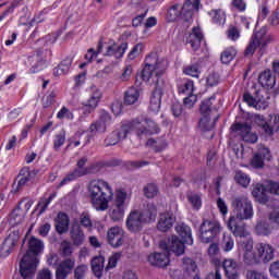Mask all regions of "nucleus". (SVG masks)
<instances>
[{
    "label": "nucleus",
    "instance_id": "f257e3e1",
    "mask_svg": "<svg viewBox=\"0 0 279 279\" xmlns=\"http://www.w3.org/2000/svg\"><path fill=\"white\" fill-rule=\"evenodd\" d=\"M167 69H169V61L165 58L159 59L157 52H150L146 56L141 77L143 82H149L153 80V84H155V89L151 93L148 107L150 112H160V106L162 104V88L165 86L162 75L167 73Z\"/></svg>",
    "mask_w": 279,
    "mask_h": 279
},
{
    "label": "nucleus",
    "instance_id": "f03ea898",
    "mask_svg": "<svg viewBox=\"0 0 279 279\" xmlns=\"http://www.w3.org/2000/svg\"><path fill=\"white\" fill-rule=\"evenodd\" d=\"M45 252V242L34 235L28 239L26 253L20 260V276L23 279H32L36 276V269H38V264L40 256Z\"/></svg>",
    "mask_w": 279,
    "mask_h": 279
},
{
    "label": "nucleus",
    "instance_id": "7ed1b4c3",
    "mask_svg": "<svg viewBox=\"0 0 279 279\" xmlns=\"http://www.w3.org/2000/svg\"><path fill=\"white\" fill-rule=\"evenodd\" d=\"M88 195L95 210L104 213L114 197V192L108 182L101 179H94L87 186Z\"/></svg>",
    "mask_w": 279,
    "mask_h": 279
},
{
    "label": "nucleus",
    "instance_id": "20e7f679",
    "mask_svg": "<svg viewBox=\"0 0 279 279\" xmlns=\"http://www.w3.org/2000/svg\"><path fill=\"white\" fill-rule=\"evenodd\" d=\"M88 163V157L83 156L76 161V168L69 172L58 184L57 189H62L66 186L70 182H75L78 178H84L85 175H95L101 172L105 167H110L108 161H95L86 167Z\"/></svg>",
    "mask_w": 279,
    "mask_h": 279
},
{
    "label": "nucleus",
    "instance_id": "39448f33",
    "mask_svg": "<svg viewBox=\"0 0 279 279\" xmlns=\"http://www.w3.org/2000/svg\"><path fill=\"white\" fill-rule=\"evenodd\" d=\"M227 227L228 230L232 232L233 236L239 239L238 248L240 252H244V254H247V252H252L254 250V240L252 239L250 231H247L244 221L236 222V220L231 219L227 222Z\"/></svg>",
    "mask_w": 279,
    "mask_h": 279
},
{
    "label": "nucleus",
    "instance_id": "423d86ee",
    "mask_svg": "<svg viewBox=\"0 0 279 279\" xmlns=\"http://www.w3.org/2000/svg\"><path fill=\"white\" fill-rule=\"evenodd\" d=\"M221 234V223L215 219H204L198 229L201 243H215Z\"/></svg>",
    "mask_w": 279,
    "mask_h": 279
},
{
    "label": "nucleus",
    "instance_id": "0eeeda50",
    "mask_svg": "<svg viewBox=\"0 0 279 279\" xmlns=\"http://www.w3.org/2000/svg\"><path fill=\"white\" fill-rule=\"evenodd\" d=\"M231 206L235 216H230L229 220L233 219L236 223L244 219H252L254 217V207L252 201L245 196H238L233 198Z\"/></svg>",
    "mask_w": 279,
    "mask_h": 279
},
{
    "label": "nucleus",
    "instance_id": "6e6552de",
    "mask_svg": "<svg viewBox=\"0 0 279 279\" xmlns=\"http://www.w3.org/2000/svg\"><path fill=\"white\" fill-rule=\"evenodd\" d=\"M48 56L51 58V50H45L43 48H38L33 54L28 56L29 73L36 74L40 73V71H45Z\"/></svg>",
    "mask_w": 279,
    "mask_h": 279
},
{
    "label": "nucleus",
    "instance_id": "1a4fd4ad",
    "mask_svg": "<svg viewBox=\"0 0 279 279\" xmlns=\"http://www.w3.org/2000/svg\"><path fill=\"white\" fill-rule=\"evenodd\" d=\"M128 199V192L123 190L116 191V199L113 208L109 210L111 221H123L125 217V201Z\"/></svg>",
    "mask_w": 279,
    "mask_h": 279
},
{
    "label": "nucleus",
    "instance_id": "9d476101",
    "mask_svg": "<svg viewBox=\"0 0 279 279\" xmlns=\"http://www.w3.org/2000/svg\"><path fill=\"white\" fill-rule=\"evenodd\" d=\"M215 99H217V97L214 95L201 102L199 111L202 118L198 122V126L201 130H203V132H210V130L215 128L213 124H210V112H213V101H215Z\"/></svg>",
    "mask_w": 279,
    "mask_h": 279
},
{
    "label": "nucleus",
    "instance_id": "9b49d317",
    "mask_svg": "<svg viewBox=\"0 0 279 279\" xmlns=\"http://www.w3.org/2000/svg\"><path fill=\"white\" fill-rule=\"evenodd\" d=\"M89 93L90 94L87 101L82 104L83 106L82 110L85 117H88V114H93V112L97 110V107L99 106V101H101V98L104 97V93L96 85H92L89 87Z\"/></svg>",
    "mask_w": 279,
    "mask_h": 279
},
{
    "label": "nucleus",
    "instance_id": "f8f14e48",
    "mask_svg": "<svg viewBox=\"0 0 279 279\" xmlns=\"http://www.w3.org/2000/svg\"><path fill=\"white\" fill-rule=\"evenodd\" d=\"M257 125L265 134L272 136L274 132L279 133V114H269L267 118L258 116Z\"/></svg>",
    "mask_w": 279,
    "mask_h": 279
},
{
    "label": "nucleus",
    "instance_id": "ddd939ff",
    "mask_svg": "<svg viewBox=\"0 0 279 279\" xmlns=\"http://www.w3.org/2000/svg\"><path fill=\"white\" fill-rule=\"evenodd\" d=\"M112 123V116L106 110H102L100 112L99 119L94 121L89 128L87 129V132L90 134V136H96L97 132H106L107 125H110Z\"/></svg>",
    "mask_w": 279,
    "mask_h": 279
},
{
    "label": "nucleus",
    "instance_id": "4468645a",
    "mask_svg": "<svg viewBox=\"0 0 279 279\" xmlns=\"http://www.w3.org/2000/svg\"><path fill=\"white\" fill-rule=\"evenodd\" d=\"M231 130L232 132H239L244 143L254 144L258 142V135L252 132V125H250L247 122H244V123L236 122L231 126Z\"/></svg>",
    "mask_w": 279,
    "mask_h": 279
},
{
    "label": "nucleus",
    "instance_id": "2eb2a0df",
    "mask_svg": "<svg viewBox=\"0 0 279 279\" xmlns=\"http://www.w3.org/2000/svg\"><path fill=\"white\" fill-rule=\"evenodd\" d=\"M138 130H141V120L138 118H135L133 120H126V121H122L120 123V126L117 128L116 133L118 134V137H120V141H125V138H128V135L131 132H138Z\"/></svg>",
    "mask_w": 279,
    "mask_h": 279
},
{
    "label": "nucleus",
    "instance_id": "dca6fc26",
    "mask_svg": "<svg viewBox=\"0 0 279 279\" xmlns=\"http://www.w3.org/2000/svg\"><path fill=\"white\" fill-rule=\"evenodd\" d=\"M19 239H21L19 231H13L9 233V235L4 239V241L0 246L1 258H8V256H10V254L14 252V247H16V243H19Z\"/></svg>",
    "mask_w": 279,
    "mask_h": 279
},
{
    "label": "nucleus",
    "instance_id": "f3484780",
    "mask_svg": "<svg viewBox=\"0 0 279 279\" xmlns=\"http://www.w3.org/2000/svg\"><path fill=\"white\" fill-rule=\"evenodd\" d=\"M38 169H29L28 166L23 167L17 174V189H23L27 184H34L36 177L38 175Z\"/></svg>",
    "mask_w": 279,
    "mask_h": 279
},
{
    "label": "nucleus",
    "instance_id": "a211bd4d",
    "mask_svg": "<svg viewBox=\"0 0 279 279\" xmlns=\"http://www.w3.org/2000/svg\"><path fill=\"white\" fill-rule=\"evenodd\" d=\"M123 241H125V231H123V228L111 227L107 231V243H109L111 247H121Z\"/></svg>",
    "mask_w": 279,
    "mask_h": 279
},
{
    "label": "nucleus",
    "instance_id": "6ab92c4d",
    "mask_svg": "<svg viewBox=\"0 0 279 279\" xmlns=\"http://www.w3.org/2000/svg\"><path fill=\"white\" fill-rule=\"evenodd\" d=\"M75 269V259L65 258L61 260L56 268V279H68Z\"/></svg>",
    "mask_w": 279,
    "mask_h": 279
},
{
    "label": "nucleus",
    "instance_id": "aec40b11",
    "mask_svg": "<svg viewBox=\"0 0 279 279\" xmlns=\"http://www.w3.org/2000/svg\"><path fill=\"white\" fill-rule=\"evenodd\" d=\"M202 41H204V32L202 31V27L194 26L186 38V43L187 45H191V49L199 51Z\"/></svg>",
    "mask_w": 279,
    "mask_h": 279
},
{
    "label": "nucleus",
    "instance_id": "412c9836",
    "mask_svg": "<svg viewBox=\"0 0 279 279\" xmlns=\"http://www.w3.org/2000/svg\"><path fill=\"white\" fill-rule=\"evenodd\" d=\"M144 223L145 222L138 215V210H132L126 218V229L129 230V232H133L134 234L143 230Z\"/></svg>",
    "mask_w": 279,
    "mask_h": 279
},
{
    "label": "nucleus",
    "instance_id": "4be33fe9",
    "mask_svg": "<svg viewBox=\"0 0 279 279\" xmlns=\"http://www.w3.org/2000/svg\"><path fill=\"white\" fill-rule=\"evenodd\" d=\"M70 241L74 247H82L84 241H86V234L80 223H73L70 229Z\"/></svg>",
    "mask_w": 279,
    "mask_h": 279
},
{
    "label": "nucleus",
    "instance_id": "5701e85b",
    "mask_svg": "<svg viewBox=\"0 0 279 279\" xmlns=\"http://www.w3.org/2000/svg\"><path fill=\"white\" fill-rule=\"evenodd\" d=\"M256 252L259 256L260 263H270V260H274L276 256L274 246L267 243L257 244Z\"/></svg>",
    "mask_w": 279,
    "mask_h": 279
},
{
    "label": "nucleus",
    "instance_id": "b1692460",
    "mask_svg": "<svg viewBox=\"0 0 279 279\" xmlns=\"http://www.w3.org/2000/svg\"><path fill=\"white\" fill-rule=\"evenodd\" d=\"M175 223V216L173 214L166 211L159 215V220L157 222V230L159 232H169Z\"/></svg>",
    "mask_w": 279,
    "mask_h": 279
},
{
    "label": "nucleus",
    "instance_id": "393cba45",
    "mask_svg": "<svg viewBox=\"0 0 279 279\" xmlns=\"http://www.w3.org/2000/svg\"><path fill=\"white\" fill-rule=\"evenodd\" d=\"M138 216L144 223H154L158 217V207L155 204H147L138 211Z\"/></svg>",
    "mask_w": 279,
    "mask_h": 279
},
{
    "label": "nucleus",
    "instance_id": "a878e982",
    "mask_svg": "<svg viewBox=\"0 0 279 279\" xmlns=\"http://www.w3.org/2000/svg\"><path fill=\"white\" fill-rule=\"evenodd\" d=\"M265 160H271V151L269 148H260L251 160V165L254 169H263L265 167Z\"/></svg>",
    "mask_w": 279,
    "mask_h": 279
},
{
    "label": "nucleus",
    "instance_id": "bb28decb",
    "mask_svg": "<svg viewBox=\"0 0 279 279\" xmlns=\"http://www.w3.org/2000/svg\"><path fill=\"white\" fill-rule=\"evenodd\" d=\"M146 126L143 128V121H141L140 129H137V136H151L154 134H160V126L154 122V120L146 119Z\"/></svg>",
    "mask_w": 279,
    "mask_h": 279
},
{
    "label": "nucleus",
    "instance_id": "cd10ccee",
    "mask_svg": "<svg viewBox=\"0 0 279 279\" xmlns=\"http://www.w3.org/2000/svg\"><path fill=\"white\" fill-rule=\"evenodd\" d=\"M252 195L259 204H267L269 202L268 187L262 183H256L253 186Z\"/></svg>",
    "mask_w": 279,
    "mask_h": 279
},
{
    "label": "nucleus",
    "instance_id": "c85d7f7f",
    "mask_svg": "<svg viewBox=\"0 0 279 279\" xmlns=\"http://www.w3.org/2000/svg\"><path fill=\"white\" fill-rule=\"evenodd\" d=\"M125 51H128V43H122L120 46L112 44L106 47L104 56L113 57L116 60H119V58H123Z\"/></svg>",
    "mask_w": 279,
    "mask_h": 279
},
{
    "label": "nucleus",
    "instance_id": "c756f323",
    "mask_svg": "<svg viewBox=\"0 0 279 279\" xmlns=\"http://www.w3.org/2000/svg\"><path fill=\"white\" fill-rule=\"evenodd\" d=\"M222 268L228 279L239 278V263L234 259H225L222 263Z\"/></svg>",
    "mask_w": 279,
    "mask_h": 279
},
{
    "label": "nucleus",
    "instance_id": "7c9ffc66",
    "mask_svg": "<svg viewBox=\"0 0 279 279\" xmlns=\"http://www.w3.org/2000/svg\"><path fill=\"white\" fill-rule=\"evenodd\" d=\"M208 16H210L211 24L217 25L218 27H223L228 19L226 11H223L222 9H211L208 12Z\"/></svg>",
    "mask_w": 279,
    "mask_h": 279
},
{
    "label": "nucleus",
    "instance_id": "2f4dec72",
    "mask_svg": "<svg viewBox=\"0 0 279 279\" xmlns=\"http://www.w3.org/2000/svg\"><path fill=\"white\" fill-rule=\"evenodd\" d=\"M148 263L153 267H167L169 265V255L167 253H153L148 256Z\"/></svg>",
    "mask_w": 279,
    "mask_h": 279
},
{
    "label": "nucleus",
    "instance_id": "473e14b6",
    "mask_svg": "<svg viewBox=\"0 0 279 279\" xmlns=\"http://www.w3.org/2000/svg\"><path fill=\"white\" fill-rule=\"evenodd\" d=\"M175 231L181 236V241L186 245H193V231L191 230V227L185 223H180L175 227Z\"/></svg>",
    "mask_w": 279,
    "mask_h": 279
},
{
    "label": "nucleus",
    "instance_id": "72a5a7b5",
    "mask_svg": "<svg viewBox=\"0 0 279 279\" xmlns=\"http://www.w3.org/2000/svg\"><path fill=\"white\" fill-rule=\"evenodd\" d=\"M69 223H71L69 215L62 211L59 213L56 219V231L58 232V234H64V232H68Z\"/></svg>",
    "mask_w": 279,
    "mask_h": 279
},
{
    "label": "nucleus",
    "instance_id": "f704fd0d",
    "mask_svg": "<svg viewBox=\"0 0 279 279\" xmlns=\"http://www.w3.org/2000/svg\"><path fill=\"white\" fill-rule=\"evenodd\" d=\"M71 64H73V58L66 57L58 64V66L53 68L52 75H54V77L66 75V73L71 71Z\"/></svg>",
    "mask_w": 279,
    "mask_h": 279
},
{
    "label": "nucleus",
    "instance_id": "c9c22d12",
    "mask_svg": "<svg viewBox=\"0 0 279 279\" xmlns=\"http://www.w3.org/2000/svg\"><path fill=\"white\" fill-rule=\"evenodd\" d=\"M258 83L263 88H274L276 86V76H274L271 70H265L259 74Z\"/></svg>",
    "mask_w": 279,
    "mask_h": 279
},
{
    "label": "nucleus",
    "instance_id": "e433bc0d",
    "mask_svg": "<svg viewBox=\"0 0 279 279\" xmlns=\"http://www.w3.org/2000/svg\"><path fill=\"white\" fill-rule=\"evenodd\" d=\"M184 245H186V242L180 240L178 235H172L169 252H172L175 256H182L185 250Z\"/></svg>",
    "mask_w": 279,
    "mask_h": 279
},
{
    "label": "nucleus",
    "instance_id": "4c0bfd02",
    "mask_svg": "<svg viewBox=\"0 0 279 279\" xmlns=\"http://www.w3.org/2000/svg\"><path fill=\"white\" fill-rule=\"evenodd\" d=\"M138 97H141V90L138 88L132 86L129 87L124 93V105L125 106H134L136 101H138Z\"/></svg>",
    "mask_w": 279,
    "mask_h": 279
},
{
    "label": "nucleus",
    "instance_id": "58836bf2",
    "mask_svg": "<svg viewBox=\"0 0 279 279\" xmlns=\"http://www.w3.org/2000/svg\"><path fill=\"white\" fill-rule=\"evenodd\" d=\"M146 145L148 147H151L155 151V154H161V151H165V149H167L169 147V143L166 140H154V138H149L146 142Z\"/></svg>",
    "mask_w": 279,
    "mask_h": 279
},
{
    "label": "nucleus",
    "instance_id": "ea45409f",
    "mask_svg": "<svg viewBox=\"0 0 279 279\" xmlns=\"http://www.w3.org/2000/svg\"><path fill=\"white\" fill-rule=\"evenodd\" d=\"M184 7L181 4H173L168 9L167 19L170 23H175V21H180V16H182V10Z\"/></svg>",
    "mask_w": 279,
    "mask_h": 279
},
{
    "label": "nucleus",
    "instance_id": "a19ab883",
    "mask_svg": "<svg viewBox=\"0 0 279 279\" xmlns=\"http://www.w3.org/2000/svg\"><path fill=\"white\" fill-rule=\"evenodd\" d=\"M243 262L248 266V267H253L254 265H260V257L258 255V251L254 252L253 251H248L246 253H244L243 255Z\"/></svg>",
    "mask_w": 279,
    "mask_h": 279
},
{
    "label": "nucleus",
    "instance_id": "79ce46f5",
    "mask_svg": "<svg viewBox=\"0 0 279 279\" xmlns=\"http://www.w3.org/2000/svg\"><path fill=\"white\" fill-rule=\"evenodd\" d=\"M272 230H274V226H271L267 221L257 222V225L255 226V232L256 234H258V236H269Z\"/></svg>",
    "mask_w": 279,
    "mask_h": 279
},
{
    "label": "nucleus",
    "instance_id": "37998d69",
    "mask_svg": "<svg viewBox=\"0 0 279 279\" xmlns=\"http://www.w3.org/2000/svg\"><path fill=\"white\" fill-rule=\"evenodd\" d=\"M187 202L191 204L193 210L202 209V194L195 192H187L186 194Z\"/></svg>",
    "mask_w": 279,
    "mask_h": 279
},
{
    "label": "nucleus",
    "instance_id": "c03bdc74",
    "mask_svg": "<svg viewBox=\"0 0 279 279\" xmlns=\"http://www.w3.org/2000/svg\"><path fill=\"white\" fill-rule=\"evenodd\" d=\"M66 143V131L61 130L59 133H56L53 136V151H60L62 146Z\"/></svg>",
    "mask_w": 279,
    "mask_h": 279
},
{
    "label": "nucleus",
    "instance_id": "a18cd8bd",
    "mask_svg": "<svg viewBox=\"0 0 279 279\" xmlns=\"http://www.w3.org/2000/svg\"><path fill=\"white\" fill-rule=\"evenodd\" d=\"M236 58V49L234 47L226 48L220 56L222 64H230Z\"/></svg>",
    "mask_w": 279,
    "mask_h": 279
},
{
    "label": "nucleus",
    "instance_id": "49530a36",
    "mask_svg": "<svg viewBox=\"0 0 279 279\" xmlns=\"http://www.w3.org/2000/svg\"><path fill=\"white\" fill-rule=\"evenodd\" d=\"M179 95H193L195 93V82L193 80H185L183 85L178 87Z\"/></svg>",
    "mask_w": 279,
    "mask_h": 279
},
{
    "label": "nucleus",
    "instance_id": "de8ad7c7",
    "mask_svg": "<svg viewBox=\"0 0 279 279\" xmlns=\"http://www.w3.org/2000/svg\"><path fill=\"white\" fill-rule=\"evenodd\" d=\"M58 197V192H53L49 195L48 198H40L37 207L39 208V215H43V213H46L47 209L49 208V204H51V202Z\"/></svg>",
    "mask_w": 279,
    "mask_h": 279
},
{
    "label": "nucleus",
    "instance_id": "09e8293b",
    "mask_svg": "<svg viewBox=\"0 0 279 279\" xmlns=\"http://www.w3.org/2000/svg\"><path fill=\"white\" fill-rule=\"evenodd\" d=\"M234 181L236 184H240V186H243V189H247L250 186V182H252L250 175L241 170L235 172Z\"/></svg>",
    "mask_w": 279,
    "mask_h": 279
},
{
    "label": "nucleus",
    "instance_id": "8fccbe9b",
    "mask_svg": "<svg viewBox=\"0 0 279 279\" xmlns=\"http://www.w3.org/2000/svg\"><path fill=\"white\" fill-rule=\"evenodd\" d=\"M184 75H189L190 77H196L199 78V75L202 74V71L199 70L198 63H193L190 65H185L183 68Z\"/></svg>",
    "mask_w": 279,
    "mask_h": 279
},
{
    "label": "nucleus",
    "instance_id": "3c124183",
    "mask_svg": "<svg viewBox=\"0 0 279 279\" xmlns=\"http://www.w3.org/2000/svg\"><path fill=\"white\" fill-rule=\"evenodd\" d=\"M183 269L187 276H191V274H195L197 271V263H195L193 258L184 257Z\"/></svg>",
    "mask_w": 279,
    "mask_h": 279
},
{
    "label": "nucleus",
    "instance_id": "603ef678",
    "mask_svg": "<svg viewBox=\"0 0 279 279\" xmlns=\"http://www.w3.org/2000/svg\"><path fill=\"white\" fill-rule=\"evenodd\" d=\"M57 119H59V121H64V119H66V121H73V119H75V114H73V111H71L66 106H62L57 113Z\"/></svg>",
    "mask_w": 279,
    "mask_h": 279
},
{
    "label": "nucleus",
    "instance_id": "864d4df0",
    "mask_svg": "<svg viewBox=\"0 0 279 279\" xmlns=\"http://www.w3.org/2000/svg\"><path fill=\"white\" fill-rule=\"evenodd\" d=\"M221 248L223 252H232L234 250V239L230 234H223Z\"/></svg>",
    "mask_w": 279,
    "mask_h": 279
},
{
    "label": "nucleus",
    "instance_id": "5fc2aeb1",
    "mask_svg": "<svg viewBox=\"0 0 279 279\" xmlns=\"http://www.w3.org/2000/svg\"><path fill=\"white\" fill-rule=\"evenodd\" d=\"M158 185L156 183H148L145 187H144V195L145 197H147V199H154V197H156V195H158Z\"/></svg>",
    "mask_w": 279,
    "mask_h": 279
},
{
    "label": "nucleus",
    "instance_id": "6e6d98bb",
    "mask_svg": "<svg viewBox=\"0 0 279 279\" xmlns=\"http://www.w3.org/2000/svg\"><path fill=\"white\" fill-rule=\"evenodd\" d=\"M104 143H105V147H112L114 145H118V143H121V140L117 134V131L113 130L111 133L107 135Z\"/></svg>",
    "mask_w": 279,
    "mask_h": 279
},
{
    "label": "nucleus",
    "instance_id": "4d7b16f0",
    "mask_svg": "<svg viewBox=\"0 0 279 279\" xmlns=\"http://www.w3.org/2000/svg\"><path fill=\"white\" fill-rule=\"evenodd\" d=\"M260 47L259 43L256 41L255 39H250L248 45L246 46L245 50H244V56L245 58H252V56H254V53H256V49Z\"/></svg>",
    "mask_w": 279,
    "mask_h": 279
},
{
    "label": "nucleus",
    "instance_id": "13d9d810",
    "mask_svg": "<svg viewBox=\"0 0 279 279\" xmlns=\"http://www.w3.org/2000/svg\"><path fill=\"white\" fill-rule=\"evenodd\" d=\"M265 36H267V28L263 27L258 32L252 35V39L258 43L259 45H267V40H265Z\"/></svg>",
    "mask_w": 279,
    "mask_h": 279
},
{
    "label": "nucleus",
    "instance_id": "bf43d9fd",
    "mask_svg": "<svg viewBox=\"0 0 279 279\" xmlns=\"http://www.w3.org/2000/svg\"><path fill=\"white\" fill-rule=\"evenodd\" d=\"M21 5L20 0H14L11 2V4L3 11V13L0 15V23L5 20L7 16H10V14H14V10Z\"/></svg>",
    "mask_w": 279,
    "mask_h": 279
},
{
    "label": "nucleus",
    "instance_id": "052dcab7",
    "mask_svg": "<svg viewBox=\"0 0 279 279\" xmlns=\"http://www.w3.org/2000/svg\"><path fill=\"white\" fill-rule=\"evenodd\" d=\"M56 104V92H50L48 95L44 96L41 99L43 108H51Z\"/></svg>",
    "mask_w": 279,
    "mask_h": 279
},
{
    "label": "nucleus",
    "instance_id": "680f3d73",
    "mask_svg": "<svg viewBox=\"0 0 279 279\" xmlns=\"http://www.w3.org/2000/svg\"><path fill=\"white\" fill-rule=\"evenodd\" d=\"M143 49H145L143 44H136L128 54L129 60H136V58H138V56H141L143 52Z\"/></svg>",
    "mask_w": 279,
    "mask_h": 279
},
{
    "label": "nucleus",
    "instance_id": "e2e57ef3",
    "mask_svg": "<svg viewBox=\"0 0 279 279\" xmlns=\"http://www.w3.org/2000/svg\"><path fill=\"white\" fill-rule=\"evenodd\" d=\"M101 49H104V43L99 41L97 51H95V49H93V48L88 49L87 53L85 54V60H87V62H93V58L95 56H99V53H101Z\"/></svg>",
    "mask_w": 279,
    "mask_h": 279
},
{
    "label": "nucleus",
    "instance_id": "0e129e2a",
    "mask_svg": "<svg viewBox=\"0 0 279 279\" xmlns=\"http://www.w3.org/2000/svg\"><path fill=\"white\" fill-rule=\"evenodd\" d=\"M73 254V246L71 245V242L69 241H63L61 243V256L63 258H66Z\"/></svg>",
    "mask_w": 279,
    "mask_h": 279
},
{
    "label": "nucleus",
    "instance_id": "69168bd1",
    "mask_svg": "<svg viewBox=\"0 0 279 279\" xmlns=\"http://www.w3.org/2000/svg\"><path fill=\"white\" fill-rule=\"evenodd\" d=\"M227 38H229V40L236 41L241 38V32L239 28H236V26H230L227 29Z\"/></svg>",
    "mask_w": 279,
    "mask_h": 279
},
{
    "label": "nucleus",
    "instance_id": "338daca9",
    "mask_svg": "<svg viewBox=\"0 0 279 279\" xmlns=\"http://www.w3.org/2000/svg\"><path fill=\"white\" fill-rule=\"evenodd\" d=\"M246 278L247 279H269L267 277V275H265L264 272H260L258 270H248L246 272Z\"/></svg>",
    "mask_w": 279,
    "mask_h": 279
},
{
    "label": "nucleus",
    "instance_id": "774afa93",
    "mask_svg": "<svg viewBox=\"0 0 279 279\" xmlns=\"http://www.w3.org/2000/svg\"><path fill=\"white\" fill-rule=\"evenodd\" d=\"M269 274L272 278L279 279V260L270 264Z\"/></svg>",
    "mask_w": 279,
    "mask_h": 279
}]
</instances>
